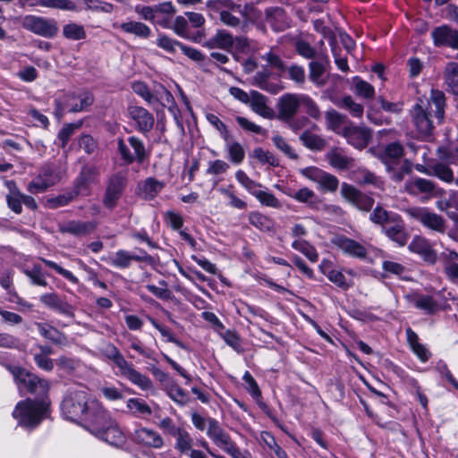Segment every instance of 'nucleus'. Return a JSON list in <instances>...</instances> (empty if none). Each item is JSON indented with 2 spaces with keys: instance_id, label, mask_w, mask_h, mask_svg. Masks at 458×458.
Here are the masks:
<instances>
[{
  "instance_id": "obj_39",
  "label": "nucleus",
  "mask_w": 458,
  "mask_h": 458,
  "mask_svg": "<svg viewBox=\"0 0 458 458\" xmlns=\"http://www.w3.org/2000/svg\"><path fill=\"white\" fill-rule=\"evenodd\" d=\"M121 30L129 34H133L134 36L140 38H148L151 35V29L140 21H129L126 22H123L120 25Z\"/></svg>"
},
{
  "instance_id": "obj_31",
  "label": "nucleus",
  "mask_w": 458,
  "mask_h": 458,
  "mask_svg": "<svg viewBox=\"0 0 458 458\" xmlns=\"http://www.w3.org/2000/svg\"><path fill=\"white\" fill-rule=\"evenodd\" d=\"M403 156V146L398 142H392L384 148L378 157L386 165L387 169H392L393 165L399 163Z\"/></svg>"
},
{
  "instance_id": "obj_4",
  "label": "nucleus",
  "mask_w": 458,
  "mask_h": 458,
  "mask_svg": "<svg viewBox=\"0 0 458 458\" xmlns=\"http://www.w3.org/2000/svg\"><path fill=\"white\" fill-rule=\"evenodd\" d=\"M102 352L118 367L121 375L133 385L139 386L141 390L152 389L153 383L151 379L148 376L136 370L133 365L125 360L123 355L113 344H107L102 349Z\"/></svg>"
},
{
  "instance_id": "obj_56",
  "label": "nucleus",
  "mask_w": 458,
  "mask_h": 458,
  "mask_svg": "<svg viewBox=\"0 0 458 458\" xmlns=\"http://www.w3.org/2000/svg\"><path fill=\"white\" fill-rule=\"evenodd\" d=\"M296 53L305 59H316L318 57L317 50L303 38H297L294 41Z\"/></svg>"
},
{
  "instance_id": "obj_27",
  "label": "nucleus",
  "mask_w": 458,
  "mask_h": 458,
  "mask_svg": "<svg viewBox=\"0 0 458 458\" xmlns=\"http://www.w3.org/2000/svg\"><path fill=\"white\" fill-rule=\"evenodd\" d=\"M30 31L44 38H53L58 32V26L54 19L30 15Z\"/></svg>"
},
{
  "instance_id": "obj_22",
  "label": "nucleus",
  "mask_w": 458,
  "mask_h": 458,
  "mask_svg": "<svg viewBox=\"0 0 458 458\" xmlns=\"http://www.w3.org/2000/svg\"><path fill=\"white\" fill-rule=\"evenodd\" d=\"M405 299L410 304L427 315H434L439 310L438 302L431 295L414 292L406 294Z\"/></svg>"
},
{
  "instance_id": "obj_3",
  "label": "nucleus",
  "mask_w": 458,
  "mask_h": 458,
  "mask_svg": "<svg viewBox=\"0 0 458 458\" xmlns=\"http://www.w3.org/2000/svg\"><path fill=\"white\" fill-rule=\"evenodd\" d=\"M48 390L49 384L47 380L30 373V394H38L33 400L30 398V430L50 416Z\"/></svg>"
},
{
  "instance_id": "obj_57",
  "label": "nucleus",
  "mask_w": 458,
  "mask_h": 458,
  "mask_svg": "<svg viewBox=\"0 0 458 458\" xmlns=\"http://www.w3.org/2000/svg\"><path fill=\"white\" fill-rule=\"evenodd\" d=\"M166 393L174 402L181 406L185 405L189 402L188 394L174 382L166 386Z\"/></svg>"
},
{
  "instance_id": "obj_23",
  "label": "nucleus",
  "mask_w": 458,
  "mask_h": 458,
  "mask_svg": "<svg viewBox=\"0 0 458 458\" xmlns=\"http://www.w3.org/2000/svg\"><path fill=\"white\" fill-rule=\"evenodd\" d=\"M40 301L47 308L68 318L75 317V307L61 299L56 293H48L40 296Z\"/></svg>"
},
{
  "instance_id": "obj_40",
  "label": "nucleus",
  "mask_w": 458,
  "mask_h": 458,
  "mask_svg": "<svg viewBox=\"0 0 458 458\" xmlns=\"http://www.w3.org/2000/svg\"><path fill=\"white\" fill-rule=\"evenodd\" d=\"M437 156L441 161L456 164L458 162V142H447L439 146L437 149Z\"/></svg>"
},
{
  "instance_id": "obj_44",
  "label": "nucleus",
  "mask_w": 458,
  "mask_h": 458,
  "mask_svg": "<svg viewBox=\"0 0 458 458\" xmlns=\"http://www.w3.org/2000/svg\"><path fill=\"white\" fill-rule=\"evenodd\" d=\"M30 6H41L66 11L75 9V4L70 0H30Z\"/></svg>"
},
{
  "instance_id": "obj_62",
  "label": "nucleus",
  "mask_w": 458,
  "mask_h": 458,
  "mask_svg": "<svg viewBox=\"0 0 458 458\" xmlns=\"http://www.w3.org/2000/svg\"><path fill=\"white\" fill-rule=\"evenodd\" d=\"M235 178L253 196L261 187L259 183L250 179L242 170H238L235 173Z\"/></svg>"
},
{
  "instance_id": "obj_20",
  "label": "nucleus",
  "mask_w": 458,
  "mask_h": 458,
  "mask_svg": "<svg viewBox=\"0 0 458 458\" xmlns=\"http://www.w3.org/2000/svg\"><path fill=\"white\" fill-rule=\"evenodd\" d=\"M331 242L349 256L358 259L367 257L368 251L365 246L345 235L336 234L331 239Z\"/></svg>"
},
{
  "instance_id": "obj_8",
  "label": "nucleus",
  "mask_w": 458,
  "mask_h": 458,
  "mask_svg": "<svg viewBox=\"0 0 458 458\" xmlns=\"http://www.w3.org/2000/svg\"><path fill=\"white\" fill-rule=\"evenodd\" d=\"M128 183L127 173L118 171L108 176L106 183L103 205L108 209H114L122 195L123 194Z\"/></svg>"
},
{
  "instance_id": "obj_19",
  "label": "nucleus",
  "mask_w": 458,
  "mask_h": 458,
  "mask_svg": "<svg viewBox=\"0 0 458 458\" xmlns=\"http://www.w3.org/2000/svg\"><path fill=\"white\" fill-rule=\"evenodd\" d=\"M382 231L393 242L400 246H404L409 240V233L406 231L405 225L397 214H394L386 225H384Z\"/></svg>"
},
{
  "instance_id": "obj_51",
  "label": "nucleus",
  "mask_w": 458,
  "mask_h": 458,
  "mask_svg": "<svg viewBox=\"0 0 458 458\" xmlns=\"http://www.w3.org/2000/svg\"><path fill=\"white\" fill-rule=\"evenodd\" d=\"M292 248L302 253L310 261L315 263L318 260L317 250L305 240H295Z\"/></svg>"
},
{
  "instance_id": "obj_12",
  "label": "nucleus",
  "mask_w": 458,
  "mask_h": 458,
  "mask_svg": "<svg viewBox=\"0 0 458 458\" xmlns=\"http://www.w3.org/2000/svg\"><path fill=\"white\" fill-rule=\"evenodd\" d=\"M341 195L345 200L362 211H369L374 205L373 198L346 182H343L341 185Z\"/></svg>"
},
{
  "instance_id": "obj_52",
  "label": "nucleus",
  "mask_w": 458,
  "mask_h": 458,
  "mask_svg": "<svg viewBox=\"0 0 458 458\" xmlns=\"http://www.w3.org/2000/svg\"><path fill=\"white\" fill-rule=\"evenodd\" d=\"M225 148L229 154V159L233 164H241L245 157V150L241 143L237 141H232L227 138L225 141Z\"/></svg>"
},
{
  "instance_id": "obj_7",
  "label": "nucleus",
  "mask_w": 458,
  "mask_h": 458,
  "mask_svg": "<svg viewBox=\"0 0 458 458\" xmlns=\"http://www.w3.org/2000/svg\"><path fill=\"white\" fill-rule=\"evenodd\" d=\"M117 151L123 164L129 165L136 162L142 164L149 157V151L147 150L144 142L137 136H130L127 143L123 139L117 140Z\"/></svg>"
},
{
  "instance_id": "obj_43",
  "label": "nucleus",
  "mask_w": 458,
  "mask_h": 458,
  "mask_svg": "<svg viewBox=\"0 0 458 458\" xmlns=\"http://www.w3.org/2000/svg\"><path fill=\"white\" fill-rule=\"evenodd\" d=\"M174 437L175 438L174 448L180 454H186L192 449L193 439L184 428H182Z\"/></svg>"
},
{
  "instance_id": "obj_14",
  "label": "nucleus",
  "mask_w": 458,
  "mask_h": 458,
  "mask_svg": "<svg viewBox=\"0 0 458 458\" xmlns=\"http://www.w3.org/2000/svg\"><path fill=\"white\" fill-rule=\"evenodd\" d=\"M408 249L411 252L419 255L426 263L435 265L438 259L437 252L431 242L424 236L415 235L410 242Z\"/></svg>"
},
{
  "instance_id": "obj_59",
  "label": "nucleus",
  "mask_w": 458,
  "mask_h": 458,
  "mask_svg": "<svg viewBox=\"0 0 458 458\" xmlns=\"http://www.w3.org/2000/svg\"><path fill=\"white\" fill-rule=\"evenodd\" d=\"M127 408L137 417L140 415L148 416L152 413L148 404L139 398H130L127 401Z\"/></svg>"
},
{
  "instance_id": "obj_47",
  "label": "nucleus",
  "mask_w": 458,
  "mask_h": 458,
  "mask_svg": "<svg viewBox=\"0 0 458 458\" xmlns=\"http://www.w3.org/2000/svg\"><path fill=\"white\" fill-rule=\"evenodd\" d=\"M12 415L17 420L19 426L25 428H29V398L19 402Z\"/></svg>"
},
{
  "instance_id": "obj_42",
  "label": "nucleus",
  "mask_w": 458,
  "mask_h": 458,
  "mask_svg": "<svg viewBox=\"0 0 458 458\" xmlns=\"http://www.w3.org/2000/svg\"><path fill=\"white\" fill-rule=\"evenodd\" d=\"M251 225L263 232H270L274 229L273 220L259 211H252L248 216Z\"/></svg>"
},
{
  "instance_id": "obj_11",
  "label": "nucleus",
  "mask_w": 458,
  "mask_h": 458,
  "mask_svg": "<svg viewBox=\"0 0 458 458\" xmlns=\"http://www.w3.org/2000/svg\"><path fill=\"white\" fill-rule=\"evenodd\" d=\"M429 103H424L422 99H419L411 110V115L414 126L419 133L424 136L430 135L433 131L434 126L430 120V114L428 111Z\"/></svg>"
},
{
  "instance_id": "obj_34",
  "label": "nucleus",
  "mask_w": 458,
  "mask_h": 458,
  "mask_svg": "<svg viewBox=\"0 0 458 458\" xmlns=\"http://www.w3.org/2000/svg\"><path fill=\"white\" fill-rule=\"evenodd\" d=\"M327 63L326 57H320L309 64V78L313 83L319 86L326 83L325 73Z\"/></svg>"
},
{
  "instance_id": "obj_9",
  "label": "nucleus",
  "mask_w": 458,
  "mask_h": 458,
  "mask_svg": "<svg viewBox=\"0 0 458 458\" xmlns=\"http://www.w3.org/2000/svg\"><path fill=\"white\" fill-rule=\"evenodd\" d=\"M99 168L93 165H84L73 181L72 189L78 195H89L90 186L99 182Z\"/></svg>"
},
{
  "instance_id": "obj_33",
  "label": "nucleus",
  "mask_w": 458,
  "mask_h": 458,
  "mask_svg": "<svg viewBox=\"0 0 458 458\" xmlns=\"http://www.w3.org/2000/svg\"><path fill=\"white\" fill-rule=\"evenodd\" d=\"M97 224L93 221H69L61 227L62 233L74 236H85L95 231Z\"/></svg>"
},
{
  "instance_id": "obj_29",
  "label": "nucleus",
  "mask_w": 458,
  "mask_h": 458,
  "mask_svg": "<svg viewBox=\"0 0 458 458\" xmlns=\"http://www.w3.org/2000/svg\"><path fill=\"white\" fill-rule=\"evenodd\" d=\"M444 162L445 161L441 160L432 161L424 170L420 171L428 175L436 176L445 182L452 183L454 181V173L448 165V163L445 164Z\"/></svg>"
},
{
  "instance_id": "obj_35",
  "label": "nucleus",
  "mask_w": 458,
  "mask_h": 458,
  "mask_svg": "<svg viewBox=\"0 0 458 458\" xmlns=\"http://www.w3.org/2000/svg\"><path fill=\"white\" fill-rule=\"evenodd\" d=\"M34 326L36 327L38 332L40 334V335L51 342H53L55 344H65L67 342L66 335L57 330L53 326L47 324V323H40V322H35Z\"/></svg>"
},
{
  "instance_id": "obj_64",
  "label": "nucleus",
  "mask_w": 458,
  "mask_h": 458,
  "mask_svg": "<svg viewBox=\"0 0 458 458\" xmlns=\"http://www.w3.org/2000/svg\"><path fill=\"white\" fill-rule=\"evenodd\" d=\"M443 76L447 87L458 83V63H448L445 67Z\"/></svg>"
},
{
  "instance_id": "obj_37",
  "label": "nucleus",
  "mask_w": 458,
  "mask_h": 458,
  "mask_svg": "<svg viewBox=\"0 0 458 458\" xmlns=\"http://www.w3.org/2000/svg\"><path fill=\"white\" fill-rule=\"evenodd\" d=\"M233 35L225 30H218L216 33L204 44V46L209 49L216 47L229 49L233 47Z\"/></svg>"
},
{
  "instance_id": "obj_36",
  "label": "nucleus",
  "mask_w": 458,
  "mask_h": 458,
  "mask_svg": "<svg viewBox=\"0 0 458 458\" xmlns=\"http://www.w3.org/2000/svg\"><path fill=\"white\" fill-rule=\"evenodd\" d=\"M285 194L298 202L306 204L310 208H317L318 202V196L312 190L307 187H303L298 191L289 189L285 191Z\"/></svg>"
},
{
  "instance_id": "obj_17",
  "label": "nucleus",
  "mask_w": 458,
  "mask_h": 458,
  "mask_svg": "<svg viewBox=\"0 0 458 458\" xmlns=\"http://www.w3.org/2000/svg\"><path fill=\"white\" fill-rule=\"evenodd\" d=\"M341 134L350 145L358 149L365 148L372 138V132L369 129L353 124L345 126Z\"/></svg>"
},
{
  "instance_id": "obj_28",
  "label": "nucleus",
  "mask_w": 458,
  "mask_h": 458,
  "mask_svg": "<svg viewBox=\"0 0 458 458\" xmlns=\"http://www.w3.org/2000/svg\"><path fill=\"white\" fill-rule=\"evenodd\" d=\"M207 436L223 451L233 442L228 432L222 428L216 420L210 421V427L207 428Z\"/></svg>"
},
{
  "instance_id": "obj_41",
  "label": "nucleus",
  "mask_w": 458,
  "mask_h": 458,
  "mask_svg": "<svg viewBox=\"0 0 458 458\" xmlns=\"http://www.w3.org/2000/svg\"><path fill=\"white\" fill-rule=\"evenodd\" d=\"M300 140L306 148L314 151H320L324 149L327 145L325 139L310 131H303L300 136Z\"/></svg>"
},
{
  "instance_id": "obj_61",
  "label": "nucleus",
  "mask_w": 458,
  "mask_h": 458,
  "mask_svg": "<svg viewBox=\"0 0 458 458\" xmlns=\"http://www.w3.org/2000/svg\"><path fill=\"white\" fill-rule=\"evenodd\" d=\"M63 34L66 38L72 40H81L86 38L84 27L73 22L64 26Z\"/></svg>"
},
{
  "instance_id": "obj_6",
  "label": "nucleus",
  "mask_w": 458,
  "mask_h": 458,
  "mask_svg": "<svg viewBox=\"0 0 458 458\" xmlns=\"http://www.w3.org/2000/svg\"><path fill=\"white\" fill-rule=\"evenodd\" d=\"M404 212L414 221L426 229L439 234H445L447 230L446 220L428 207L413 206L407 208Z\"/></svg>"
},
{
  "instance_id": "obj_60",
  "label": "nucleus",
  "mask_w": 458,
  "mask_h": 458,
  "mask_svg": "<svg viewBox=\"0 0 458 458\" xmlns=\"http://www.w3.org/2000/svg\"><path fill=\"white\" fill-rule=\"evenodd\" d=\"M353 87L354 93L363 98H372L375 96L374 87L359 77L354 78Z\"/></svg>"
},
{
  "instance_id": "obj_49",
  "label": "nucleus",
  "mask_w": 458,
  "mask_h": 458,
  "mask_svg": "<svg viewBox=\"0 0 458 458\" xmlns=\"http://www.w3.org/2000/svg\"><path fill=\"white\" fill-rule=\"evenodd\" d=\"M55 364L59 370L71 375L81 367V360L62 355L55 360Z\"/></svg>"
},
{
  "instance_id": "obj_25",
  "label": "nucleus",
  "mask_w": 458,
  "mask_h": 458,
  "mask_svg": "<svg viewBox=\"0 0 458 458\" xmlns=\"http://www.w3.org/2000/svg\"><path fill=\"white\" fill-rule=\"evenodd\" d=\"M132 261L150 263L152 257L146 251H141V255H133L125 250H119L110 259L113 267L122 269L128 268Z\"/></svg>"
},
{
  "instance_id": "obj_53",
  "label": "nucleus",
  "mask_w": 458,
  "mask_h": 458,
  "mask_svg": "<svg viewBox=\"0 0 458 458\" xmlns=\"http://www.w3.org/2000/svg\"><path fill=\"white\" fill-rule=\"evenodd\" d=\"M10 370L14 377L20 394H26L29 392V383L27 381L29 372L18 366L12 367Z\"/></svg>"
},
{
  "instance_id": "obj_48",
  "label": "nucleus",
  "mask_w": 458,
  "mask_h": 458,
  "mask_svg": "<svg viewBox=\"0 0 458 458\" xmlns=\"http://www.w3.org/2000/svg\"><path fill=\"white\" fill-rule=\"evenodd\" d=\"M163 188V182L151 177L147 178L140 184V190L146 199H154Z\"/></svg>"
},
{
  "instance_id": "obj_30",
  "label": "nucleus",
  "mask_w": 458,
  "mask_h": 458,
  "mask_svg": "<svg viewBox=\"0 0 458 458\" xmlns=\"http://www.w3.org/2000/svg\"><path fill=\"white\" fill-rule=\"evenodd\" d=\"M171 29L179 37L195 43L201 42L202 38L205 37V33L200 30H198L196 33H190L188 20L181 15L175 17Z\"/></svg>"
},
{
  "instance_id": "obj_1",
  "label": "nucleus",
  "mask_w": 458,
  "mask_h": 458,
  "mask_svg": "<svg viewBox=\"0 0 458 458\" xmlns=\"http://www.w3.org/2000/svg\"><path fill=\"white\" fill-rule=\"evenodd\" d=\"M93 404H101L97 400H88L84 390H69L64 396L61 410L64 417L71 421L84 420L89 426L97 417V410H93Z\"/></svg>"
},
{
  "instance_id": "obj_10",
  "label": "nucleus",
  "mask_w": 458,
  "mask_h": 458,
  "mask_svg": "<svg viewBox=\"0 0 458 458\" xmlns=\"http://www.w3.org/2000/svg\"><path fill=\"white\" fill-rule=\"evenodd\" d=\"M301 174L318 183L322 191L335 192L338 189V178L320 168L315 166L306 167L301 170Z\"/></svg>"
},
{
  "instance_id": "obj_21",
  "label": "nucleus",
  "mask_w": 458,
  "mask_h": 458,
  "mask_svg": "<svg viewBox=\"0 0 458 458\" xmlns=\"http://www.w3.org/2000/svg\"><path fill=\"white\" fill-rule=\"evenodd\" d=\"M431 37L434 45L437 47H448L458 49V30L448 25H442L433 29Z\"/></svg>"
},
{
  "instance_id": "obj_50",
  "label": "nucleus",
  "mask_w": 458,
  "mask_h": 458,
  "mask_svg": "<svg viewBox=\"0 0 458 458\" xmlns=\"http://www.w3.org/2000/svg\"><path fill=\"white\" fill-rule=\"evenodd\" d=\"M429 102L435 106V116L438 120H443L445 107V93L439 89H432L430 91Z\"/></svg>"
},
{
  "instance_id": "obj_24",
  "label": "nucleus",
  "mask_w": 458,
  "mask_h": 458,
  "mask_svg": "<svg viewBox=\"0 0 458 458\" xmlns=\"http://www.w3.org/2000/svg\"><path fill=\"white\" fill-rule=\"evenodd\" d=\"M266 22L276 32H282L291 26V19L281 7H269L265 11Z\"/></svg>"
},
{
  "instance_id": "obj_63",
  "label": "nucleus",
  "mask_w": 458,
  "mask_h": 458,
  "mask_svg": "<svg viewBox=\"0 0 458 458\" xmlns=\"http://www.w3.org/2000/svg\"><path fill=\"white\" fill-rule=\"evenodd\" d=\"M394 214H389L386 209H384L380 206H377L374 210L369 215V219L372 223L376 225H379L384 227L389 222H391V218Z\"/></svg>"
},
{
  "instance_id": "obj_38",
  "label": "nucleus",
  "mask_w": 458,
  "mask_h": 458,
  "mask_svg": "<svg viewBox=\"0 0 458 458\" xmlns=\"http://www.w3.org/2000/svg\"><path fill=\"white\" fill-rule=\"evenodd\" d=\"M407 191L411 194H428L434 195L436 191V184L428 179L414 178L407 182Z\"/></svg>"
},
{
  "instance_id": "obj_18",
  "label": "nucleus",
  "mask_w": 458,
  "mask_h": 458,
  "mask_svg": "<svg viewBox=\"0 0 458 458\" xmlns=\"http://www.w3.org/2000/svg\"><path fill=\"white\" fill-rule=\"evenodd\" d=\"M61 180V174L54 165H44L38 175L30 182V189L37 191H44L47 188L54 186Z\"/></svg>"
},
{
  "instance_id": "obj_54",
  "label": "nucleus",
  "mask_w": 458,
  "mask_h": 458,
  "mask_svg": "<svg viewBox=\"0 0 458 458\" xmlns=\"http://www.w3.org/2000/svg\"><path fill=\"white\" fill-rule=\"evenodd\" d=\"M76 96L73 93L64 94L63 98L55 100V114L61 119L65 112H70L71 106H74Z\"/></svg>"
},
{
  "instance_id": "obj_45",
  "label": "nucleus",
  "mask_w": 458,
  "mask_h": 458,
  "mask_svg": "<svg viewBox=\"0 0 458 458\" xmlns=\"http://www.w3.org/2000/svg\"><path fill=\"white\" fill-rule=\"evenodd\" d=\"M336 105L340 108L347 110L352 117L360 118L363 115V106L357 103L351 96H345L342 99H339Z\"/></svg>"
},
{
  "instance_id": "obj_13",
  "label": "nucleus",
  "mask_w": 458,
  "mask_h": 458,
  "mask_svg": "<svg viewBox=\"0 0 458 458\" xmlns=\"http://www.w3.org/2000/svg\"><path fill=\"white\" fill-rule=\"evenodd\" d=\"M131 440L140 446L152 449H161L165 445L164 438L159 432L146 427L136 428L131 434Z\"/></svg>"
},
{
  "instance_id": "obj_15",
  "label": "nucleus",
  "mask_w": 458,
  "mask_h": 458,
  "mask_svg": "<svg viewBox=\"0 0 458 458\" xmlns=\"http://www.w3.org/2000/svg\"><path fill=\"white\" fill-rule=\"evenodd\" d=\"M129 117L134 122L136 130L144 136L152 131L155 119L146 108L138 106H130L127 109Z\"/></svg>"
},
{
  "instance_id": "obj_16",
  "label": "nucleus",
  "mask_w": 458,
  "mask_h": 458,
  "mask_svg": "<svg viewBox=\"0 0 458 458\" xmlns=\"http://www.w3.org/2000/svg\"><path fill=\"white\" fill-rule=\"evenodd\" d=\"M301 94L285 93L277 101V119L280 121L289 120L294 117L301 106Z\"/></svg>"
},
{
  "instance_id": "obj_5",
  "label": "nucleus",
  "mask_w": 458,
  "mask_h": 458,
  "mask_svg": "<svg viewBox=\"0 0 458 458\" xmlns=\"http://www.w3.org/2000/svg\"><path fill=\"white\" fill-rule=\"evenodd\" d=\"M206 7L210 13H219L220 21L231 28H238L242 25L240 18L233 13H239L245 17L248 9V5L242 8L241 4H235L233 0H208Z\"/></svg>"
},
{
  "instance_id": "obj_26",
  "label": "nucleus",
  "mask_w": 458,
  "mask_h": 458,
  "mask_svg": "<svg viewBox=\"0 0 458 458\" xmlns=\"http://www.w3.org/2000/svg\"><path fill=\"white\" fill-rule=\"evenodd\" d=\"M326 160L335 169L346 171L354 167V159L341 148H332L325 156Z\"/></svg>"
},
{
  "instance_id": "obj_32",
  "label": "nucleus",
  "mask_w": 458,
  "mask_h": 458,
  "mask_svg": "<svg viewBox=\"0 0 458 458\" xmlns=\"http://www.w3.org/2000/svg\"><path fill=\"white\" fill-rule=\"evenodd\" d=\"M267 98L259 91L251 90L250 107L253 112L267 119H273L275 113L267 104Z\"/></svg>"
},
{
  "instance_id": "obj_46",
  "label": "nucleus",
  "mask_w": 458,
  "mask_h": 458,
  "mask_svg": "<svg viewBox=\"0 0 458 458\" xmlns=\"http://www.w3.org/2000/svg\"><path fill=\"white\" fill-rule=\"evenodd\" d=\"M78 196L79 195L76 193V191L72 188L71 190H68L56 197L47 199L46 205L49 208H58L68 205Z\"/></svg>"
},
{
  "instance_id": "obj_58",
  "label": "nucleus",
  "mask_w": 458,
  "mask_h": 458,
  "mask_svg": "<svg viewBox=\"0 0 458 458\" xmlns=\"http://www.w3.org/2000/svg\"><path fill=\"white\" fill-rule=\"evenodd\" d=\"M156 44L159 48L171 55H174L177 51V48L181 49V46L182 45V42L165 34L158 35Z\"/></svg>"
},
{
  "instance_id": "obj_2",
  "label": "nucleus",
  "mask_w": 458,
  "mask_h": 458,
  "mask_svg": "<svg viewBox=\"0 0 458 458\" xmlns=\"http://www.w3.org/2000/svg\"><path fill=\"white\" fill-rule=\"evenodd\" d=\"M92 409L96 411L97 417L87 426V428L97 437L106 443L119 446L125 443V437L109 413L102 404H93Z\"/></svg>"
},
{
  "instance_id": "obj_55",
  "label": "nucleus",
  "mask_w": 458,
  "mask_h": 458,
  "mask_svg": "<svg viewBox=\"0 0 458 458\" xmlns=\"http://www.w3.org/2000/svg\"><path fill=\"white\" fill-rule=\"evenodd\" d=\"M250 157L256 159L261 165L268 164L274 167L279 165L278 159L274 156V154L260 147L255 148Z\"/></svg>"
}]
</instances>
